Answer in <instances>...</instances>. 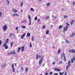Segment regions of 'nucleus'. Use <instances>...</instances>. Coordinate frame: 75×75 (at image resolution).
<instances>
[{
    "instance_id": "20",
    "label": "nucleus",
    "mask_w": 75,
    "mask_h": 75,
    "mask_svg": "<svg viewBox=\"0 0 75 75\" xmlns=\"http://www.w3.org/2000/svg\"><path fill=\"white\" fill-rule=\"evenodd\" d=\"M62 28V25H60V26H59V29H61Z\"/></svg>"
},
{
    "instance_id": "43",
    "label": "nucleus",
    "mask_w": 75,
    "mask_h": 75,
    "mask_svg": "<svg viewBox=\"0 0 75 75\" xmlns=\"http://www.w3.org/2000/svg\"><path fill=\"white\" fill-rule=\"evenodd\" d=\"M74 20H71V22L72 23H74Z\"/></svg>"
},
{
    "instance_id": "2",
    "label": "nucleus",
    "mask_w": 75,
    "mask_h": 75,
    "mask_svg": "<svg viewBox=\"0 0 75 75\" xmlns=\"http://www.w3.org/2000/svg\"><path fill=\"white\" fill-rule=\"evenodd\" d=\"M28 18L29 21V25H30L31 23V16L29 15H28Z\"/></svg>"
},
{
    "instance_id": "9",
    "label": "nucleus",
    "mask_w": 75,
    "mask_h": 75,
    "mask_svg": "<svg viewBox=\"0 0 75 75\" xmlns=\"http://www.w3.org/2000/svg\"><path fill=\"white\" fill-rule=\"evenodd\" d=\"M71 65V61H69L68 63V67H70V65Z\"/></svg>"
},
{
    "instance_id": "58",
    "label": "nucleus",
    "mask_w": 75,
    "mask_h": 75,
    "mask_svg": "<svg viewBox=\"0 0 75 75\" xmlns=\"http://www.w3.org/2000/svg\"><path fill=\"white\" fill-rule=\"evenodd\" d=\"M66 27L68 28V25H67Z\"/></svg>"
},
{
    "instance_id": "30",
    "label": "nucleus",
    "mask_w": 75,
    "mask_h": 75,
    "mask_svg": "<svg viewBox=\"0 0 75 75\" xmlns=\"http://www.w3.org/2000/svg\"><path fill=\"white\" fill-rule=\"evenodd\" d=\"M1 16H2V13H1V12H0V17H1Z\"/></svg>"
},
{
    "instance_id": "26",
    "label": "nucleus",
    "mask_w": 75,
    "mask_h": 75,
    "mask_svg": "<svg viewBox=\"0 0 75 75\" xmlns=\"http://www.w3.org/2000/svg\"><path fill=\"white\" fill-rule=\"evenodd\" d=\"M20 50H21V47H20L18 48V52L19 51H20Z\"/></svg>"
},
{
    "instance_id": "8",
    "label": "nucleus",
    "mask_w": 75,
    "mask_h": 75,
    "mask_svg": "<svg viewBox=\"0 0 75 75\" xmlns=\"http://www.w3.org/2000/svg\"><path fill=\"white\" fill-rule=\"evenodd\" d=\"M54 70L56 71H60L61 70L58 68H55Z\"/></svg>"
},
{
    "instance_id": "38",
    "label": "nucleus",
    "mask_w": 75,
    "mask_h": 75,
    "mask_svg": "<svg viewBox=\"0 0 75 75\" xmlns=\"http://www.w3.org/2000/svg\"><path fill=\"white\" fill-rule=\"evenodd\" d=\"M59 75H63V73H62L61 72H60L59 73Z\"/></svg>"
},
{
    "instance_id": "28",
    "label": "nucleus",
    "mask_w": 75,
    "mask_h": 75,
    "mask_svg": "<svg viewBox=\"0 0 75 75\" xmlns=\"http://www.w3.org/2000/svg\"><path fill=\"white\" fill-rule=\"evenodd\" d=\"M72 52H73L74 53L75 52V50H72Z\"/></svg>"
},
{
    "instance_id": "23",
    "label": "nucleus",
    "mask_w": 75,
    "mask_h": 75,
    "mask_svg": "<svg viewBox=\"0 0 75 75\" xmlns=\"http://www.w3.org/2000/svg\"><path fill=\"white\" fill-rule=\"evenodd\" d=\"M21 70L22 71V72H23L24 71V70H23V67H22L21 68Z\"/></svg>"
},
{
    "instance_id": "11",
    "label": "nucleus",
    "mask_w": 75,
    "mask_h": 75,
    "mask_svg": "<svg viewBox=\"0 0 75 75\" xmlns=\"http://www.w3.org/2000/svg\"><path fill=\"white\" fill-rule=\"evenodd\" d=\"M24 46H23L21 47L22 52H23V51H24Z\"/></svg>"
},
{
    "instance_id": "48",
    "label": "nucleus",
    "mask_w": 75,
    "mask_h": 75,
    "mask_svg": "<svg viewBox=\"0 0 75 75\" xmlns=\"http://www.w3.org/2000/svg\"><path fill=\"white\" fill-rule=\"evenodd\" d=\"M16 30H18V27H16Z\"/></svg>"
},
{
    "instance_id": "36",
    "label": "nucleus",
    "mask_w": 75,
    "mask_h": 75,
    "mask_svg": "<svg viewBox=\"0 0 75 75\" xmlns=\"http://www.w3.org/2000/svg\"><path fill=\"white\" fill-rule=\"evenodd\" d=\"M23 2H21V6H23Z\"/></svg>"
},
{
    "instance_id": "19",
    "label": "nucleus",
    "mask_w": 75,
    "mask_h": 75,
    "mask_svg": "<svg viewBox=\"0 0 75 75\" xmlns=\"http://www.w3.org/2000/svg\"><path fill=\"white\" fill-rule=\"evenodd\" d=\"M11 68H12V69H13V68H14V64H13L12 65Z\"/></svg>"
},
{
    "instance_id": "16",
    "label": "nucleus",
    "mask_w": 75,
    "mask_h": 75,
    "mask_svg": "<svg viewBox=\"0 0 75 75\" xmlns=\"http://www.w3.org/2000/svg\"><path fill=\"white\" fill-rule=\"evenodd\" d=\"M27 35L28 37H30V33H27Z\"/></svg>"
},
{
    "instance_id": "39",
    "label": "nucleus",
    "mask_w": 75,
    "mask_h": 75,
    "mask_svg": "<svg viewBox=\"0 0 75 75\" xmlns=\"http://www.w3.org/2000/svg\"><path fill=\"white\" fill-rule=\"evenodd\" d=\"M31 11H34V9L33 8H31Z\"/></svg>"
},
{
    "instance_id": "57",
    "label": "nucleus",
    "mask_w": 75,
    "mask_h": 75,
    "mask_svg": "<svg viewBox=\"0 0 75 75\" xmlns=\"http://www.w3.org/2000/svg\"><path fill=\"white\" fill-rule=\"evenodd\" d=\"M53 17H54V18H57V17H55V16H53Z\"/></svg>"
},
{
    "instance_id": "64",
    "label": "nucleus",
    "mask_w": 75,
    "mask_h": 75,
    "mask_svg": "<svg viewBox=\"0 0 75 75\" xmlns=\"http://www.w3.org/2000/svg\"><path fill=\"white\" fill-rule=\"evenodd\" d=\"M39 58H41V56H39Z\"/></svg>"
},
{
    "instance_id": "15",
    "label": "nucleus",
    "mask_w": 75,
    "mask_h": 75,
    "mask_svg": "<svg viewBox=\"0 0 75 75\" xmlns=\"http://www.w3.org/2000/svg\"><path fill=\"white\" fill-rule=\"evenodd\" d=\"M12 35H13V36H14V34H13V33H11L10 35V37H11Z\"/></svg>"
},
{
    "instance_id": "63",
    "label": "nucleus",
    "mask_w": 75,
    "mask_h": 75,
    "mask_svg": "<svg viewBox=\"0 0 75 75\" xmlns=\"http://www.w3.org/2000/svg\"><path fill=\"white\" fill-rule=\"evenodd\" d=\"M53 65H54L55 64V63L54 62H53Z\"/></svg>"
},
{
    "instance_id": "51",
    "label": "nucleus",
    "mask_w": 75,
    "mask_h": 75,
    "mask_svg": "<svg viewBox=\"0 0 75 75\" xmlns=\"http://www.w3.org/2000/svg\"><path fill=\"white\" fill-rule=\"evenodd\" d=\"M45 75H48V73H45Z\"/></svg>"
},
{
    "instance_id": "12",
    "label": "nucleus",
    "mask_w": 75,
    "mask_h": 75,
    "mask_svg": "<svg viewBox=\"0 0 75 75\" xmlns=\"http://www.w3.org/2000/svg\"><path fill=\"white\" fill-rule=\"evenodd\" d=\"M13 12H14V13H16V12H17V11L15 9H13L12 10Z\"/></svg>"
},
{
    "instance_id": "6",
    "label": "nucleus",
    "mask_w": 75,
    "mask_h": 75,
    "mask_svg": "<svg viewBox=\"0 0 75 75\" xmlns=\"http://www.w3.org/2000/svg\"><path fill=\"white\" fill-rule=\"evenodd\" d=\"M63 56L64 58V61H66V58H65V54H64V52H63Z\"/></svg>"
},
{
    "instance_id": "62",
    "label": "nucleus",
    "mask_w": 75,
    "mask_h": 75,
    "mask_svg": "<svg viewBox=\"0 0 75 75\" xmlns=\"http://www.w3.org/2000/svg\"><path fill=\"white\" fill-rule=\"evenodd\" d=\"M55 60H58V59H55Z\"/></svg>"
},
{
    "instance_id": "22",
    "label": "nucleus",
    "mask_w": 75,
    "mask_h": 75,
    "mask_svg": "<svg viewBox=\"0 0 75 75\" xmlns=\"http://www.w3.org/2000/svg\"><path fill=\"white\" fill-rule=\"evenodd\" d=\"M50 3H48L47 4V6H50Z\"/></svg>"
},
{
    "instance_id": "44",
    "label": "nucleus",
    "mask_w": 75,
    "mask_h": 75,
    "mask_svg": "<svg viewBox=\"0 0 75 75\" xmlns=\"http://www.w3.org/2000/svg\"><path fill=\"white\" fill-rule=\"evenodd\" d=\"M40 19H38V22H40Z\"/></svg>"
},
{
    "instance_id": "34",
    "label": "nucleus",
    "mask_w": 75,
    "mask_h": 75,
    "mask_svg": "<svg viewBox=\"0 0 75 75\" xmlns=\"http://www.w3.org/2000/svg\"><path fill=\"white\" fill-rule=\"evenodd\" d=\"M13 42H11V47H12V45H13Z\"/></svg>"
},
{
    "instance_id": "35",
    "label": "nucleus",
    "mask_w": 75,
    "mask_h": 75,
    "mask_svg": "<svg viewBox=\"0 0 75 75\" xmlns=\"http://www.w3.org/2000/svg\"><path fill=\"white\" fill-rule=\"evenodd\" d=\"M62 61H60L59 63V64H61L62 63Z\"/></svg>"
},
{
    "instance_id": "33",
    "label": "nucleus",
    "mask_w": 75,
    "mask_h": 75,
    "mask_svg": "<svg viewBox=\"0 0 75 75\" xmlns=\"http://www.w3.org/2000/svg\"><path fill=\"white\" fill-rule=\"evenodd\" d=\"M37 20V17H35V20Z\"/></svg>"
},
{
    "instance_id": "4",
    "label": "nucleus",
    "mask_w": 75,
    "mask_h": 75,
    "mask_svg": "<svg viewBox=\"0 0 75 75\" xmlns=\"http://www.w3.org/2000/svg\"><path fill=\"white\" fill-rule=\"evenodd\" d=\"M16 54V52H15V51H12L10 53H8V55H10L11 54Z\"/></svg>"
},
{
    "instance_id": "41",
    "label": "nucleus",
    "mask_w": 75,
    "mask_h": 75,
    "mask_svg": "<svg viewBox=\"0 0 75 75\" xmlns=\"http://www.w3.org/2000/svg\"><path fill=\"white\" fill-rule=\"evenodd\" d=\"M69 52H72V50H69Z\"/></svg>"
},
{
    "instance_id": "56",
    "label": "nucleus",
    "mask_w": 75,
    "mask_h": 75,
    "mask_svg": "<svg viewBox=\"0 0 75 75\" xmlns=\"http://www.w3.org/2000/svg\"><path fill=\"white\" fill-rule=\"evenodd\" d=\"M54 75H58V73H55Z\"/></svg>"
},
{
    "instance_id": "25",
    "label": "nucleus",
    "mask_w": 75,
    "mask_h": 75,
    "mask_svg": "<svg viewBox=\"0 0 75 75\" xmlns=\"http://www.w3.org/2000/svg\"><path fill=\"white\" fill-rule=\"evenodd\" d=\"M42 28L43 29H45V25H44L42 26Z\"/></svg>"
},
{
    "instance_id": "3",
    "label": "nucleus",
    "mask_w": 75,
    "mask_h": 75,
    "mask_svg": "<svg viewBox=\"0 0 75 75\" xmlns=\"http://www.w3.org/2000/svg\"><path fill=\"white\" fill-rule=\"evenodd\" d=\"M42 58H43V56L41 57L40 60H39V64L40 65H41V63L42 62Z\"/></svg>"
},
{
    "instance_id": "10",
    "label": "nucleus",
    "mask_w": 75,
    "mask_h": 75,
    "mask_svg": "<svg viewBox=\"0 0 75 75\" xmlns=\"http://www.w3.org/2000/svg\"><path fill=\"white\" fill-rule=\"evenodd\" d=\"M67 29H68V28H66V27L64 28V30H63L64 32H65V31H67Z\"/></svg>"
},
{
    "instance_id": "42",
    "label": "nucleus",
    "mask_w": 75,
    "mask_h": 75,
    "mask_svg": "<svg viewBox=\"0 0 75 75\" xmlns=\"http://www.w3.org/2000/svg\"><path fill=\"white\" fill-rule=\"evenodd\" d=\"M60 51H61V50H59L58 51V54H59V53H60Z\"/></svg>"
},
{
    "instance_id": "24",
    "label": "nucleus",
    "mask_w": 75,
    "mask_h": 75,
    "mask_svg": "<svg viewBox=\"0 0 75 75\" xmlns=\"http://www.w3.org/2000/svg\"><path fill=\"white\" fill-rule=\"evenodd\" d=\"M49 31L48 30H47L46 32V34H48L49 33Z\"/></svg>"
},
{
    "instance_id": "31",
    "label": "nucleus",
    "mask_w": 75,
    "mask_h": 75,
    "mask_svg": "<svg viewBox=\"0 0 75 75\" xmlns=\"http://www.w3.org/2000/svg\"><path fill=\"white\" fill-rule=\"evenodd\" d=\"M28 71V68H26L25 70V72H27Z\"/></svg>"
},
{
    "instance_id": "49",
    "label": "nucleus",
    "mask_w": 75,
    "mask_h": 75,
    "mask_svg": "<svg viewBox=\"0 0 75 75\" xmlns=\"http://www.w3.org/2000/svg\"><path fill=\"white\" fill-rule=\"evenodd\" d=\"M67 71H66L64 74V75H67Z\"/></svg>"
},
{
    "instance_id": "13",
    "label": "nucleus",
    "mask_w": 75,
    "mask_h": 75,
    "mask_svg": "<svg viewBox=\"0 0 75 75\" xmlns=\"http://www.w3.org/2000/svg\"><path fill=\"white\" fill-rule=\"evenodd\" d=\"M75 35V33H72V34L71 35V37H74V35Z\"/></svg>"
},
{
    "instance_id": "46",
    "label": "nucleus",
    "mask_w": 75,
    "mask_h": 75,
    "mask_svg": "<svg viewBox=\"0 0 75 75\" xmlns=\"http://www.w3.org/2000/svg\"><path fill=\"white\" fill-rule=\"evenodd\" d=\"M45 65V63H44L42 65V67H44Z\"/></svg>"
},
{
    "instance_id": "29",
    "label": "nucleus",
    "mask_w": 75,
    "mask_h": 75,
    "mask_svg": "<svg viewBox=\"0 0 75 75\" xmlns=\"http://www.w3.org/2000/svg\"><path fill=\"white\" fill-rule=\"evenodd\" d=\"M36 59H38V54H37L36 56Z\"/></svg>"
},
{
    "instance_id": "32",
    "label": "nucleus",
    "mask_w": 75,
    "mask_h": 75,
    "mask_svg": "<svg viewBox=\"0 0 75 75\" xmlns=\"http://www.w3.org/2000/svg\"><path fill=\"white\" fill-rule=\"evenodd\" d=\"M68 16H64V18H67Z\"/></svg>"
},
{
    "instance_id": "54",
    "label": "nucleus",
    "mask_w": 75,
    "mask_h": 75,
    "mask_svg": "<svg viewBox=\"0 0 75 75\" xmlns=\"http://www.w3.org/2000/svg\"><path fill=\"white\" fill-rule=\"evenodd\" d=\"M52 74V72H50V75H51Z\"/></svg>"
},
{
    "instance_id": "45",
    "label": "nucleus",
    "mask_w": 75,
    "mask_h": 75,
    "mask_svg": "<svg viewBox=\"0 0 75 75\" xmlns=\"http://www.w3.org/2000/svg\"><path fill=\"white\" fill-rule=\"evenodd\" d=\"M25 33H24L23 35H22V36H23V37H24V36H25Z\"/></svg>"
},
{
    "instance_id": "59",
    "label": "nucleus",
    "mask_w": 75,
    "mask_h": 75,
    "mask_svg": "<svg viewBox=\"0 0 75 75\" xmlns=\"http://www.w3.org/2000/svg\"><path fill=\"white\" fill-rule=\"evenodd\" d=\"M68 66H67L66 67V69L67 70H68Z\"/></svg>"
},
{
    "instance_id": "55",
    "label": "nucleus",
    "mask_w": 75,
    "mask_h": 75,
    "mask_svg": "<svg viewBox=\"0 0 75 75\" xmlns=\"http://www.w3.org/2000/svg\"><path fill=\"white\" fill-rule=\"evenodd\" d=\"M1 44V40H0V45Z\"/></svg>"
},
{
    "instance_id": "53",
    "label": "nucleus",
    "mask_w": 75,
    "mask_h": 75,
    "mask_svg": "<svg viewBox=\"0 0 75 75\" xmlns=\"http://www.w3.org/2000/svg\"><path fill=\"white\" fill-rule=\"evenodd\" d=\"M23 37H24V36L22 35L21 37V38H22V39H23Z\"/></svg>"
},
{
    "instance_id": "17",
    "label": "nucleus",
    "mask_w": 75,
    "mask_h": 75,
    "mask_svg": "<svg viewBox=\"0 0 75 75\" xmlns=\"http://www.w3.org/2000/svg\"><path fill=\"white\" fill-rule=\"evenodd\" d=\"M66 42L67 44H69V41H68V40H66Z\"/></svg>"
},
{
    "instance_id": "52",
    "label": "nucleus",
    "mask_w": 75,
    "mask_h": 75,
    "mask_svg": "<svg viewBox=\"0 0 75 75\" xmlns=\"http://www.w3.org/2000/svg\"><path fill=\"white\" fill-rule=\"evenodd\" d=\"M75 4V2H73V5H74V4Z\"/></svg>"
},
{
    "instance_id": "27",
    "label": "nucleus",
    "mask_w": 75,
    "mask_h": 75,
    "mask_svg": "<svg viewBox=\"0 0 75 75\" xmlns=\"http://www.w3.org/2000/svg\"><path fill=\"white\" fill-rule=\"evenodd\" d=\"M30 48H31V47H32V45H31V42L30 43Z\"/></svg>"
},
{
    "instance_id": "14",
    "label": "nucleus",
    "mask_w": 75,
    "mask_h": 75,
    "mask_svg": "<svg viewBox=\"0 0 75 75\" xmlns=\"http://www.w3.org/2000/svg\"><path fill=\"white\" fill-rule=\"evenodd\" d=\"M49 18V16H47L46 17L45 19V20H47V19H48V18Z\"/></svg>"
},
{
    "instance_id": "60",
    "label": "nucleus",
    "mask_w": 75,
    "mask_h": 75,
    "mask_svg": "<svg viewBox=\"0 0 75 75\" xmlns=\"http://www.w3.org/2000/svg\"><path fill=\"white\" fill-rule=\"evenodd\" d=\"M72 23H72L71 22H70V24H71V25H72Z\"/></svg>"
},
{
    "instance_id": "21",
    "label": "nucleus",
    "mask_w": 75,
    "mask_h": 75,
    "mask_svg": "<svg viewBox=\"0 0 75 75\" xmlns=\"http://www.w3.org/2000/svg\"><path fill=\"white\" fill-rule=\"evenodd\" d=\"M13 16H18V15L16 13H15L14 14H13Z\"/></svg>"
},
{
    "instance_id": "47",
    "label": "nucleus",
    "mask_w": 75,
    "mask_h": 75,
    "mask_svg": "<svg viewBox=\"0 0 75 75\" xmlns=\"http://www.w3.org/2000/svg\"><path fill=\"white\" fill-rule=\"evenodd\" d=\"M63 57V55L62 54H61V58H62Z\"/></svg>"
},
{
    "instance_id": "61",
    "label": "nucleus",
    "mask_w": 75,
    "mask_h": 75,
    "mask_svg": "<svg viewBox=\"0 0 75 75\" xmlns=\"http://www.w3.org/2000/svg\"><path fill=\"white\" fill-rule=\"evenodd\" d=\"M53 48L54 49H55V47L53 46Z\"/></svg>"
},
{
    "instance_id": "18",
    "label": "nucleus",
    "mask_w": 75,
    "mask_h": 75,
    "mask_svg": "<svg viewBox=\"0 0 75 75\" xmlns=\"http://www.w3.org/2000/svg\"><path fill=\"white\" fill-rule=\"evenodd\" d=\"M12 69H13L12 72H15L16 71V70H15V69L14 68H13Z\"/></svg>"
},
{
    "instance_id": "1",
    "label": "nucleus",
    "mask_w": 75,
    "mask_h": 75,
    "mask_svg": "<svg viewBox=\"0 0 75 75\" xmlns=\"http://www.w3.org/2000/svg\"><path fill=\"white\" fill-rule=\"evenodd\" d=\"M9 40V39H7L6 40V42L3 45V47H4V48L5 47V49H7L8 48V46H7V45H6V42L7 43V42H8Z\"/></svg>"
},
{
    "instance_id": "50",
    "label": "nucleus",
    "mask_w": 75,
    "mask_h": 75,
    "mask_svg": "<svg viewBox=\"0 0 75 75\" xmlns=\"http://www.w3.org/2000/svg\"><path fill=\"white\" fill-rule=\"evenodd\" d=\"M7 1V3H8V4H9V3H10V2H9V1Z\"/></svg>"
},
{
    "instance_id": "5",
    "label": "nucleus",
    "mask_w": 75,
    "mask_h": 75,
    "mask_svg": "<svg viewBox=\"0 0 75 75\" xmlns=\"http://www.w3.org/2000/svg\"><path fill=\"white\" fill-rule=\"evenodd\" d=\"M3 30L4 31H6L7 30V26L4 25L3 27Z\"/></svg>"
},
{
    "instance_id": "7",
    "label": "nucleus",
    "mask_w": 75,
    "mask_h": 75,
    "mask_svg": "<svg viewBox=\"0 0 75 75\" xmlns=\"http://www.w3.org/2000/svg\"><path fill=\"white\" fill-rule=\"evenodd\" d=\"M73 61H75V56H74L73 57V58L71 59V62L72 63H73Z\"/></svg>"
},
{
    "instance_id": "40",
    "label": "nucleus",
    "mask_w": 75,
    "mask_h": 75,
    "mask_svg": "<svg viewBox=\"0 0 75 75\" xmlns=\"http://www.w3.org/2000/svg\"><path fill=\"white\" fill-rule=\"evenodd\" d=\"M34 37H32V38H31L32 40H34Z\"/></svg>"
},
{
    "instance_id": "37",
    "label": "nucleus",
    "mask_w": 75,
    "mask_h": 75,
    "mask_svg": "<svg viewBox=\"0 0 75 75\" xmlns=\"http://www.w3.org/2000/svg\"><path fill=\"white\" fill-rule=\"evenodd\" d=\"M22 27L23 28H25V26H22Z\"/></svg>"
}]
</instances>
